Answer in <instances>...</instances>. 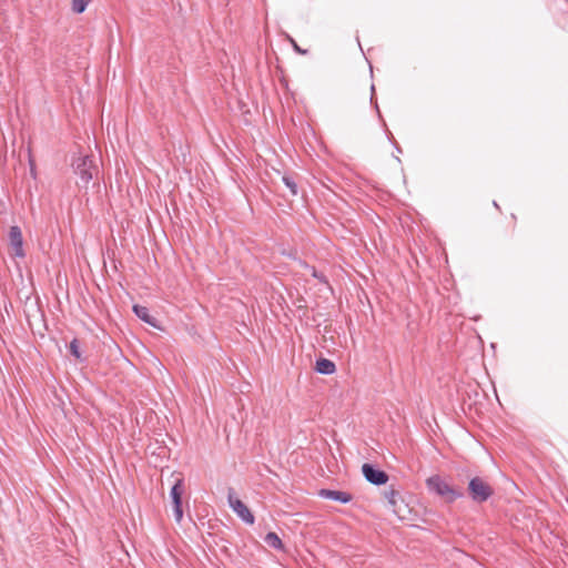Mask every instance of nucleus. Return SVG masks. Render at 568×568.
Returning a JSON list of instances; mask_svg holds the SVG:
<instances>
[{
	"label": "nucleus",
	"mask_w": 568,
	"mask_h": 568,
	"mask_svg": "<svg viewBox=\"0 0 568 568\" xmlns=\"http://www.w3.org/2000/svg\"><path fill=\"white\" fill-rule=\"evenodd\" d=\"M426 485L428 489L438 496L443 497L447 503H453L458 498H462L464 494L453 488L446 480L440 476L434 475L427 478Z\"/></svg>",
	"instance_id": "nucleus-1"
},
{
	"label": "nucleus",
	"mask_w": 568,
	"mask_h": 568,
	"mask_svg": "<svg viewBox=\"0 0 568 568\" xmlns=\"http://www.w3.org/2000/svg\"><path fill=\"white\" fill-rule=\"evenodd\" d=\"M91 0H72V11L75 13H82L87 9Z\"/></svg>",
	"instance_id": "nucleus-12"
},
{
	"label": "nucleus",
	"mask_w": 568,
	"mask_h": 568,
	"mask_svg": "<svg viewBox=\"0 0 568 568\" xmlns=\"http://www.w3.org/2000/svg\"><path fill=\"white\" fill-rule=\"evenodd\" d=\"M320 496L341 504H347L352 500V495L342 490L321 489Z\"/></svg>",
	"instance_id": "nucleus-8"
},
{
	"label": "nucleus",
	"mask_w": 568,
	"mask_h": 568,
	"mask_svg": "<svg viewBox=\"0 0 568 568\" xmlns=\"http://www.w3.org/2000/svg\"><path fill=\"white\" fill-rule=\"evenodd\" d=\"M9 244L12 248V255L14 257L22 258L26 256L24 250H23V237L21 229L17 225H13L9 230Z\"/></svg>",
	"instance_id": "nucleus-5"
},
{
	"label": "nucleus",
	"mask_w": 568,
	"mask_h": 568,
	"mask_svg": "<svg viewBox=\"0 0 568 568\" xmlns=\"http://www.w3.org/2000/svg\"><path fill=\"white\" fill-rule=\"evenodd\" d=\"M73 170L84 185H87L93 179V175L98 173V168L94 164L93 156L91 155L79 156L74 160Z\"/></svg>",
	"instance_id": "nucleus-3"
},
{
	"label": "nucleus",
	"mask_w": 568,
	"mask_h": 568,
	"mask_svg": "<svg viewBox=\"0 0 568 568\" xmlns=\"http://www.w3.org/2000/svg\"><path fill=\"white\" fill-rule=\"evenodd\" d=\"M69 351H70L71 355L74 356L77 359H81V353H80L78 339L74 338L71 341V343L69 345Z\"/></svg>",
	"instance_id": "nucleus-14"
},
{
	"label": "nucleus",
	"mask_w": 568,
	"mask_h": 568,
	"mask_svg": "<svg viewBox=\"0 0 568 568\" xmlns=\"http://www.w3.org/2000/svg\"><path fill=\"white\" fill-rule=\"evenodd\" d=\"M282 181L285 184V186L290 190L292 195H297V184L291 176L284 175L282 178Z\"/></svg>",
	"instance_id": "nucleus-13"
},
{
	"label": "nucleus",
	"mask_w": 568,
	"mask_h": 568,
	"mask_svg": "<svg viewBox=\"0 0 568 568\" xmlns=\"http://www.w3.org/2000/svg\"><path fill=\"white\" fill-rule=\"evenodd\" d=\"M362 473L368 483L376 486L384 485L388 480V475L384 470H381L371 464H364L362 466Z\"/></svg>",
	"instance_id": "nucleus-7"
},
{
	"label": "nucleus",
	"mask_w": 568,
	"mask_h": 568,
	"mask_svg": "<svg viewBox=\"0 0 568 568\" xmlns=\"http://www.w3.org/2000/svg\"><path fill=\"white\" fill-rule=\"evenodd\" d=\"M182 494H183V484L181 479H178L176 483L172 486L170 491V497L173 504V514L176 523H180L183 518V509H182Z\"/></svg>",
	"instance_id": "nucleus-4"
},
{
	"label": "nucleus",
	"mask_w": 568,
	"mask_h": 568,
	"mask_svg": "<svg viewBox=\"0 0 568 568\" xmlns=\"http://www.w3.org/2000/svg\"><path fill=\"white\" fill-rule=\"evenodd\" d=\"M264 542L273 548V549H276V550H282L284 548L283 546V542L281 540V538L277 536V534L271 531V532H267L264 537Z\"/></svg>",
	"instance_id": "nucleus-11"
},
{
	"label": "nucleus",
	"mask_w": 568,
	"mask_h": 568,
	"mask_svg": "<svg viewBox=\"0 0 568 568\" xmlns=\"http://www.w3.org/2000/svg\"><path fill=\"white\" fill-rule=\"evenodd\" d=\"M134 314L143 322L155 326V318L150 315L149 308L142 305L133 306Z\"/></svg>",
	"instance_id": "nucleus-10"
},
{
	"label": "nucleus",
	"mask_w": 568,
	"mask_h": 568,
	"mask_svg": "<svg viewBox=\"0 0 568 568\" xmlns=\"http://www.w3.org/2000/svg\"><path fill=\"white\" fill-rule=\"evenodd\" d=\"M494 206L497 209L499 207L496 201H494Z\"/></svg>",
	"instance_id": "nucleus-17"
},
{
	"label": "nucleus",
	"mask_w": 568,
	"mask_h": 568,
	"mask_svg": "<svg viewBox=\"0 0 568 568\" xmlns=\"http://www.w3.org/2000/svg\"><path fill=\"white\" fill-rule=\"evenodd\" d=\"M229 505L232 508V510L245 523L248 525L254 524V516L251 513V510L247 508V506L240 500L239 498L234 497L231 493L229 494Z\"/></svg>",
	"instance_id": "nucleus-6"
},
{
	"label": "nucleus",
	"mask_w": 568,
	"mask_h": 568,
	"mask_svg": "<svg viewBox=\"0 0 568 568\" xmlns=\"http://www.w3.org/2000/svg\"><path fill=\"white\" fill-rule=\"evenodd\" d=\"M287 40L290 41V43L292 44V47L294 48V50L296 52H298L300 54H306L307 53L306 50H304V49L298 47V44L296 43V41L292 37L287 36Z\"/></svg>",
	"instance_id": "nucleus-16"
},
{
	"label": "nucleus",
	"mask_w": 568,
	"mask_h": 568,
	"mask_svg": "<svg viewBox=\"0 0 568 568\" xmlns=\"http://www.w3.org/2000/svg\"><path fill=\"white\" fill-rule=\"evenodd\" d=\"M335 364L331 361V359H327V358H320L317 362H316V366H315V369L317 373L320 374H324V375H331L335 372Z\"/></svg>",
	"instance_id": "nucleus-9"
},
{
	"label": "nucleus",
	"mask_w": 568,
	"mask_h": 568,
	"mask_svg": "<svg viewBox=\"0 0 568 568\" xmlns=\"http://www.w3.org/2000/svg\"><path fill=\"white\" fill-rule=\"evenodd\" d=\"M398 495L399 494L394 489H389V490L385 491V497L387 498L388 503L392 506L396 505V498L398 497Z\"/></svg>",
	"instance_id": "nucleus-15"
},
{
	"label": "nucleus",
	"mask_w": 568,
	"mask_h": 568,
	"mask_svg": "<svg viewBox=\"0 0 568 568\" xmlns=\"http://www.w3.org/2000/svg\"><path fill=\"white\" fill-rule=\"evenodd\" d=\"M468 493L473 501L483 504L494 494L493 487L481 477H474L469 480Z\"/></svg>",
	"instance_id": "nucleus-2"
}]
</instances>
